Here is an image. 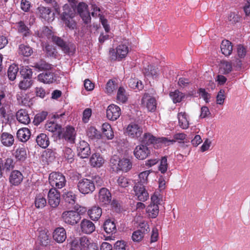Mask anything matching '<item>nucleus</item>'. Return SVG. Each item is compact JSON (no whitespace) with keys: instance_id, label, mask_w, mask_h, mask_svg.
Wrapping results in <instances>:
<instances>
[{"instance_id":"nucleus-29","label":"nucleus","mask_w":250,"mask_h":250,"mask_svg":"<svg viewBox=\"0 0 250 250\" xmlns=\"http://www.w3.org/2000/svg\"><path fill=\"white\" fill-rule=\"evenodd\" d=\"M37 144L43 148H46L49 145V138L45 133H40L36 137Z\"/></svg>"},{"instance_id":"nucleus-43","label":"nucleus","mask_w":250,"mask_h":250,"mask_svg":"<svg viewBox=\"0 0 250 250\" xmlns=\"http://www.w3.org/2000/svg\"><path fill=\"white\" fill-rule=\"evenodd\" d=\"M127 100L125 89L123 87H120L117 94V100L119 103H125Z\"/></svg>"},{"instance_id":"nucleus-3","label":"nucleus","mask_w":250,"mask_h":250,"mask_svg":"<svg viewBox=\"0 0 250 250\" xmlns=\"http://www.w3.org/2000/svg\"><path fill=\"white\" fill-rule=\"evenodd\" d=\"M76 132L75 128L70 126H67L65 128H61L58 134V138L62 139L67 143L73 144L75 142Z\"/></svg>"},{"instance_id":"nucleus-14","label":"nucleus","mask_w":250,"mask_h":250,"mask_svg":"<svg viewBox=\"0 0 250 250\" xmlns=\"http://www.w3.org/2000/svg\"><path fill=\"white\" fill-rule=\"evenodd\" d=\"M38 80L45 84L52 83L56 81V77L54 73L49 71H45L38 75Z\"/></svg>"},{"instance_id":"nucleus-27","label":"nucleus","mask_w":250,"mask_h":250,"mask_svg":"<svg viewBox=\"0 0 250 250\" xmlns=\"http://www.w3.org/2000/svg\"><path fill=\"white\" fill-rule=\"evenodd\" d=\"M87 213L90 218L93 221H97L102 214V210L98 206H93L88 209Z\"/></svg>"},{"instance_id":"nucleus-20","label":"nucleus","mask_w":250,"mask_h":250,"mask_svg":"<svg viewBox=\"0 0 250 250\" xmlns=\"http://www.w3.org/2000/svg\"><path fill=\"white\" fill-rule=\"evenodd\" d=\"M53 238L59 243H63L66 238V233L65 229L62 227L56 228L53 233Z\"/></svg>"},{"instance_id":"nucleus-4","label":"nucleus","mask_w":250,"mask_h":250,"mask_svg":"<svg viewBox=\"0 0 250 250\" xmlns=\"http://www.w3.org/2000/svg\"><path fill=\"white\" fill-rule=\"evenodd\" d=\"M61 218L65 223L75 225L81 220V216L78 212L71 210L63 211L61 215Z\"/></svg>"},{"instance_id":"nucleus-23","label":"nucleus","mask_w":250,"mask_h":250,"mask_svg":"<svg viewBox=\"0 0 250 250\" xmlns=\"http://www.w3.org/2000/svg\"><path fill=\"white\" fill-rule=\"evenodd\" d=\"M104 160L99 153H94L90 158L89 163L92 167H100L104 164Z\"/></svg>"},{"instance_id":"nucleus-32","label":"nucleus","mask_w":250,"mask_h":250,"mask_svg":"<svg viewBox=\"0 0 250 250\" xmlns=\"http://www.w3.org/2000/svg\"><path fill=\"white\" fill-rule=\"evenodd\" d=\"M221 50L225 56H229L232 51L231 42L228 40H223L221 44Z\"/></svg>"},{"instance_id":"nucleus-54","label":"nucleus","mask_w":250,"mask_h":250,"mask_svg":"<svg viewBox=\"0 0 250 250\" xmlns=\"http://www.w3.org/2000/svg\"><path fill=\"white\" fill-rule=\"evenodd\" d=\"M175 142V140L169 139L167 137L157 138V142L156 144H161L164 146H168L170 144H173Z\"/></svg>"},{"instance_id":"nucleus-59","label":"nucleus","mask_w":250,"mask_h":250,"mask_svg":"<svg viewBox=\"0 0 250 250\" xmlns=\"http://www.w3.org/2000/svg\"><path fill=\"white\" fill-rule=\"evenodd\" d=\"M48 115V113L46 111H42L36 115L34 119V122L36 124H40L43 122L46 118Z\"/></svg>"},{"instance_id":"nucleus-48","label":"nucleus","mask_w":250,"mask_h":250,"mask_svg":"<svg viewBox=\"0 0 250 250\" xmlns=\"http://www.w3.org/2000/svg\"><path fill=\"white\" fill-rule=\"evenodd\" d=\"M16 98L19 104L26 105L29 103L27 95L22 92H18L16 94Z\"/></svg>"},{"instance_id":"nucleus-1","label":"nucleus","mask_w":250,"mask_h":250,"mask_svg":"<svg viewBox=\"0 0 250 250\" xmlns=\"http://www.w3.org/2000/svg\"><path fill=\"white\" fill-rule=\"evenodd\" d=\"M77 188L79 192L84 195L91 194L95 190L94 181L87 178H83L79 180L77 184Z\"/></svg>"},{"instance_id":"nucleus-53","label":"nucleus","mask_w":250,"mask_h":250,"mask_svg":"<svg viewBox=\"0 0 250 250\" xmlns=\"http://www.w3.org/2000/svg\"><path fill=\"white\" fill-rule=\"evenodd\" d=\"M149 174V170H146L141 172L139 174V181L137 183H140L143 185L147 184L148 182V176Z\"/></svg>"},{"instance_id":"nucleus-19","label":"nucleus","mask_w":250,"mask_h":250,"mask_svg":"<svg viewBox=\"0 0 250 250\" xmlns=\"http://www.w3.org/2000/svg\"><path fill=\"white\" fill-rule=\"evenodd\" d=\"M82 232L85 234H91L95 229L94 223L89 220L83 219L80 224Z\"/></svg>"},{"instance_id":"nucleus-21","label":"nucleus","mask_w":250,"mask_h":250,"mask_svg":"<svg viewBox=\"0 0 250 250\" xmlns=\"http://www.w3.org/2000/svg\"><path fill=\"white\" fill-rule=\"evenodd\" d=\"M16 118L21 124L27 125L30 122L29 114L25 109H21L16 113Z\"/></svg>"},{"instance_id":"nucleus-18","label":"nucleus","mask_w":250,"mask_h":250,"mask_svg":"<svg viewBox=\"0 0 250 250\" xmlns=\"http://www.w3.org/2000/svg\"><path fill=\"white\" fill-rule=\"evenodd\" d=\"M9 107V102L7 101L5 93L3 91H0V114L1 117L5 118L6 115V109Z\"/></svg>"},{"instance_id":"nucleus-38","label":"nucleus","mask_w":250,"mask_h":250,"mask_svg":"<svg viewBox=\"0 0 250 250\" xmlns=\"http://www.w3.org/2000/svg\"><path fill=\"white\" fill-rule=\"evenodd\" d=\"M128 53V48L125 44H120L116 48V58L123 59L126 57Z\"/></svg>"},{"instance_id":"nucleus-5","label":"nucleus","mask_w":250,"mask_h":250,"mask_svg":"<svg viewBox=\"0 0 250 250\" xmlns=\"http://www.w3.org/2000/svg\"><path fill=\"white\" fill-rule=\"evenodd\" d=\"M126 133L129 137L138 140L143 135V129L141 125L135 123H131L126 128Z\"/></svg>"},{"instance_id":"nucleus-40","label":"nucleus","mask_w":250,"mask_h":250,"mask_svg":"<svg viewBox=\"0 0 250 250\" xmlns=\"http://www.w3.org/2000/svg\"><path fill=\"white\" fill-rule=\"evenodd\" d=\"M18 32L22 34L23 39L24 37H28L31 35V32L30 30L23 21H20L18 23Z\"/></svg>"},{"instance_id":"nucleus-6","label":"nucleus","mask_w":250,"mask_h":250,"mask_svg":"<svg viewBox=\"0 0 250 250\" xmlns=\"http://www.w3.org/2000/svg\"><path fill=\"white\" fill-rule=\"evenodd\" d=\"M51 40L55 44L61 47L65 53L72 55L75 53V47L73 44H67L61 38L54 35L52 36Z\"/></svg>"},{"instance_id":"nucleus-55","label":"nucleus","mask_w":250,"mask_h":250,"mask_svg":"<svg viewBox=\"0 0 250 250\" xmlns=\"http://www.w3.org/2000/svg\"><path fill=\"white\" fill-rule=\"evenodd\" d=\"M87 135L91 139H98L100 134L98 130L94 127H90L87 131Z\"/></svg>"},{"instance_id":"nucleus-25","label":"nucleus","mask_w":250,"mask_h":250,"mask_svg":"<svg viewBox=\"0 0 250 250\" xmlns=\"http://www.w3.org/2000/svg\"><path fill=\"white\" fill-rule=\"evenodd\" d=\"M17 162H23L27 158V151L25 147H19L13 153Z\"/></svg>"},{"instance_id":"nucleus-62","label":"nucleus","mask_w":250,"mask_h":250,"mask_svg":"<svg viewBox=\"0 0 250 250\" xmlns=\"http://www.w3.org/2000/svg\"><path fill=\"white\" fill-rule=\"evenodd\" d=\"M78 241L79 242V245L83 248L84 250L88 248V247L91 245L90 241L87 237L83 236L81 237Z\"/></svg>"},{"instance_id":"nucleus-35","label":"nucleus","mask_w":250,"mask_h":250,"mask_svg":"<svg viewBox=\"0 0 250 250\" xmlns=\"http://www.w3.org/2000/svg\"><path fill=\"white\" fill-rule=\"evenodd\" d=\"M104 229L108 234H114L116 232V227L113 221L110 219L106 220L104 224Z\"/></svg>"},{"instance_id":"nucleus-16","label":"nucleus","mask_w":250,"mask_h":250,"mask_svg":"<svg viewBox=\"0 0 250 250\" xmlns=\"http://www.w3.org/2000/svg\"><path fill=\"white\" fill-rule=\"evenodd\" d=\"M23 178V175L21 171L18 170H14L12 171L10 174L9 180L11 185L16 186L21 183Z\"/></svg>"},{"instance_id":"nucleus-39","label":"nucleus","mask_w":250,"mask_h":250,"mask_svg":"<svg viewBox=\"0 0 250 250\" xmlns=\"http://www.w3.org/2000/svg\"><path fill=\"white\" fill-rule=\"evenodd\" d=\"M62 197L65 202L74 205L76 202V195L72 191H67L63 193Z\"/></svg>"},{"instance_id":"nucleus-22","label":"nucleus","mask_w":250,"mask_h":250,"mask_svg":"<svg viewBox=\"0 0 250 250\" xmlns=\"http://www.w3.org/2000/svg\"><path fill=\"white\" fill-rule=\"evenodd\" d=\"M62 20L65 25L70 30L76 28V22L69 14L64 12L62 14Z\"/></svg>"},{"instance_id":"nucleus-45","label":"nucleus","mask_w":250,"mask_h":250,"mask_svg":"<svg viewBox=\"0 0 250 250\" xmlns=\"http://www.w3.org/2000/svg\"><path fill=\"white\" fill-rule=\"evenodd\" d=\"M120 159L116 156H113L110 160L111 168L114 172L120 171Z\"/></svg>"},{"instance_id":"nucleus-50","label":"nucleus","mask_w":250,"mask_h":250,"mask_svg":"<svg viewBox=\"0 0 250 250\" xmlns=\"http://www.w3.org/2000/svg\"><path fill=\"white\" fill-rule=\"evenodd\" d=\"M38 10L40 17L44 19L48 18L51 13V9L47 7L40 6L38 8Z\"/></svg>"},{"instance_id":"nucleus-61","label":"nucleus","mask_w":250,"mask_h":250,"mask_svg":"<svg viewBox=\"0 0 250 250\" xmlns=\"http://www.w3.org/2000/svg\"><path fill=\"white\" fill-rule=\"evenodd\" d=\"M241 20L240 16L234 12L230 13L228 17V20L232 24L239 22Z\"/></svg>"},{"instance_id":"nucleus-26","label":"nucleus","mask_w":250,"mask_h":250,"mask_svg":"<svg viewBox=\"0 0 250 250\" xmlns=\"http://www.w3.org/2000/svg\"><path fill=\"white\" fill-rule=\"evenodd\" d=\"M31 132L27 127H22L19 129L17 133L18 139L22 142H27L30 138Z\"/></svg>"},{"instance_id":"nucleus-58","label":"nucleus","mask_w":250,"mask_h":250,"mask_svg":"<svg viewBox=\"0 0 250 250\" xmlns=\"http://www.w3.org/2000/svg\"><path fill=\"white\" fill-rule=\"evenodd\" d=\"M145 75L147 76H151L152 77H155L157 75L158 68L152 65H148L147 68L145 69Z\"/></svg>"},{"instance_id":"nucleus-10","label":"nucleus","mask_w":250,"mask_h":250,"mask_svg":"<svg viewBox=\"0 0 250 250\" xmlns=\"http://www.w3.org/2000/svg\"><path fill=\"white\" fill-rule=\"evenodd\" d=\"M48 203L52 208H56L60 203V192L55 188H51L48 193Z\"/></svg>"},{"instance_id":"nucleus-28","label":"nucleus","mask_w":250,"mask_h":250,"mask_svg":"<svg viewBox=\"0 0 250 250\" xmlns=\"http://www.w3.org/2000/svg\"><path fill=\"white\" fill-rule=\"evenodd\" d=\"M177 117L179 126L183 129H186L189 127V121L188 117L185 112H180L178 113Z\"/></svg>"},{"instance_id":"nucleus-12","label":"nucleus","mask_w":250,"mask_h":250,"mask_svg":"<svg viewBox=\"0 0 250 250\" xmlns=\"http://www.w3.org/2000/svg\"><path fill=\"white\" fill-rule=\"evenodd\" d=\"M78 155L82 158H87L91 153L89 145L83 140L80 141L77 146Z\"/></svg>"},{"instance_id":"nucleus-2","label":"nucleus","mask_w":250,"mask_h":250,"mask_svg":"<svg viewBox=\"0 0 250 250\" xmlns=\"http://www.w3.org/2000/svg\"><path fill=\"white\" fill-rule=\"evenodd\" d=\"M49 182L50 185L55 188H62L66 184L64 176L61 173L53 172L49 174Z\"/></svg>"},{"instance_id":"nucleus-9","label":"nucleus","mask_w":250,"mask_h":250,"mask_svg":"<svg viewBox=\"0 0 250 250\" xmlns=\"http://www.w3.org/2000/svg\"><path fill=\"white\" fill-rule=\"evenodd\" d=\"M77 11L85 23L87 24L91 22L90 13L88 10V6L85 3L80 2L77 6Z\"/></svg>"},{"instance_id":"nucleus-47","label":"nucleus","mask_w":250,"mask_h":250,"mask_svg":"<svg viewBox=\"0 0 250 250\" xmlns=\"http://www.w3.org/2000/svg\"><path fill=\"white\" fill-rule=\"evenodd\" d=\"M40 244L42 246H46L50 243L49 236L45 231H41L39 236Z\"/></svg>"},{"instance_id":"nucleus-36","label":"nucleus","mask_w":250,"mask_h":250,"mask_svg":"<svg viewBox=\"0 0 250 250\" xmlns=\"http://www.w3.org/2000/svg\"><path fill=\"white\" fill-rule=\"evenodd\" d=\"M46 130L57 134V136L62 128V126L54 122H47L45 125Z\"/></svg>"},{"instance_id":"nucleus-64","label":"nucleus","mask_w":250,"mask_h":250,"mask_svg":"<svg viewBox=\"0 0 250 250\" xmlns=\"http://www.w3.org/2000/svg\"><path fill=\"white\" fill-rule=\"evenodd\" d=\"M144 237L141 231L139 230H135L134 231L132 235V239L134 242H139L141 241Z\"/></svg>"},{"instance_id":"nucleus-63","label":"nucleus","mask_w":250,"mask_h":250,"mask_svg":"<svg viewBox=\"0 0 250 250\" xmlns=\"http://www.w3.org/2000/svg\"><path fill=\"white\" fill-rule=\"evenodd\" d=\"M225 91L223 89H221L216 96V103L218 104L222 105L225 99Z\"/></svg>"},{"instance_id":"nucleus-60","label":"nucleus","mask_w":250,"mask_h":250,"mask_svg":"<svg viewBox=\"0 0 250 250\" xmlns=\"http://www.w3.org/2000/svg\"><path fill=\"white\" fill-rule=\"evenodd\" d=\"M198 93L204 100L206 103H208L209 102V99L211 98V95L207 92L205 89L202 88H199Z\"/></svg>"},{"instance_id":"nucleus-34","label":"nucleus","mask_w":250,"mask_h":250,"mask_svg":"<svg viewBox=\"0 0 250 250\" xmlns=\"http://www.w3.org/2000/svg\"><path fill=\"white\" fill-rule=\"evenodd\" d=\"M18 54L24 57L30 56L33 52L32 48L29 45L21 44L18 48Z\"/></svg>"},{"instance_id":"nucleus-42","label":"nucleus","mask_w":250,"mask_h":250,"mask_svg":"<svg viewBox=\"0 0 250 250\" xmlns=\"http://www.w3.org/2000/svg\"><path fill=\"white\" fill-rule=\"evenodd\" d=\"M19 71V67L17 65L12 64L8 69L7 75L9 79L11 81H14L16 78L17 73Z\"/></svg>"},{"instance_id":"nucleus-8","label":"nucleus","mask_w":250,"mask_h":250,"mask_svg":"<svg viewBox=\"0 0 250 250\" xmlns=\"http://www.w3.org/2000/svg\"><path fill=\"white\" fill-rule=\"evenodd\" d=\"M151 153V149L149 147L145 145L137 146L133 151L135 157L139 160H145L147 158Z\"/></svg>"},{"instance_id":"nucleus-15","label":"nucleus","mask_w":250,"mask_h":250,"mask_svg":"<svg viewBox=\"0 0 250 250\" xmlns=\"http://www.w3.org/2000/svg\"><path fill=\"white\" fill-rule=\"evenodd\" d=\"M142 102L146 103V106L148 111L153 112L156 110L157 103L155 98L146 94L142 99Z\"/></svg>"},{"instance_id":"nucleus-41","label":"nucleus","mask_w":250,"mask_h":250,"mask_svg":"<svg viewBox=\"0 0 250 250\" xmlns=\"http://www.w3.org/2000/svg\"><path fill=\"white\" fill-rule=\"evenodd\" d=\"M169 96L172 100L174 104H176L182 101V99L185 97V95L178 90H175L173 92H170Z\"/></svg>"},{"instance_id":"nucleus-49","label":"nucleus","mask_w":250,"mask_h":250,"mask_svg":"<svg viewBox=\"0 0 250 250\" xmlns=\"http://www.w3.org/2000/svg\"><path fill=\"white\" fill-rule=\"evenodd\" d=\"M20 73L23 79L31 80L33 72L28 66L22 67L21 69Z\"/></svg>"},{"instance_id":"nucleus-46","label":"nucleus","mask_w":250,"mask_h":250,"mask_svg":"<svg viewBox=\"0 0 250 250\" xmlns=\"http://www.w3.org/2000/svg\"><path fill=\"white\" fill-rule=\"evenodd\" d=\"M221 71L224 74H227L232 70V63L228 61H222L220 65Z\"/></svg>"},{"instance_id":"nucleus-44","label":"nucleus","mask_w":250,"mask_h":250,"mask_svg":"<svg viewBox=\"0 0 250 250\" xmlns=\"http://www.w3.org/2000/svg\"><path fill=\"white\" fill-rule=\"evenodd\" d=\"M63 157L68 163H72L74 161L75 154L69 147H65L63 150Z\"/></svg>"},{"instance_id":"nucleus-31","label":"nucleus","mask_w":250,"mask_h":250,"mask_svg":"<svg viewBox=\"0 0 250 250\" xmlns=\"http://www.w3.org/2000/svg\"><path fill=\"white\" fill-rule=\"evenodd\" d=\"M132 167V162L131 159L123 158L120 159V171L127 172L129 171Z\"/></svg>"},{"instance_id":"nucleus-52","label":"nucleus","mask_w":250,"mask_h":250,"mask_svg":"<svg viewBox=\"0 0 250 250\" xmlns=\"http://www.w3.org/2000/svg\"><path fill=\"white\" fill-rule=\"evenodd\" d=\"M33 83V81L32 80L23 79V80L21 81L19 84V88L23 90H26L31 87Z\"/></svg>"},{"instance_id":"nucleus-51","label":"nucleus","mask_w":250,"mask_h":250,"mask_svg":"<svg viewBox=\"0 0 250 250\" xmlns=\"http://www.w3.org/2000/svg\"><path fill=\"white\" fill-rule=\"evenodd\" d=\"M15 163L12 158H7L3 163V168L6 171H9L15 167Z\"/></svg>"},{"instance_id":"nucleus-24","label":"nucleus","mask_w":250,"mask_h":250,"mask_svg":"<svg viewBox=\"0 0 250 250\" xmlns=\"http://www.w3.org/2000/svg\"><path fill=\"white\" fill-rule=\"evenodd\" d=\"M31 66L40 71H49L52 69V65L42 59L33 63Z\"/></svg>"},{"instance_id":"nucleus-13","label":"nucleus","mask_w":250,"mask_h":250,"mask_svg":"<svg viewBox=\"0 0 250 250\" xmlns=\"http://www.w3.org/2000/svg\"><path fill=\"white\" fill-rule=\"evenodd\" d=\"M134 191L139 201L145 202L148 198L149 195L144 185L140 183H136L134 187Z\"/></svg>"},{"instance_id":"nucleus-56","label":"nucleus","mask_w":250,"mask_h":250,"mask_svg":"<svg viewBox=\"0 0 250 250\" xmlns=\"http://www.w3.org/2000/svg\"><path fill=\"white\" fill-rule=\"evenodd\" d=\"M167 157H163L160 161V164L159 166V170L161 171L162 173H165L166 172L167 169Z\"/></svg>"},{"instance_id":"nucleus-30","label":"nucleus","mask_w":250,"mask_h":250,"mask_svg":"<svg viewBox=\"0 0 250 250\" xmlns=\"http://www.w3.org/2000/svg\"><path fill=\"white\" fill-rule=\"evenodd\" d=\"M0 140L4 146H11L14 144V138L12 134L9 133L3 132L0 136Z\"/></svg>"},{"instance_id":"nucleus-37","label":"nucleus","mask_w":250,"mask_h":250,"mask_svg":"<svg viewBox=\"0 0 250 250\" xmlns=\"http://www.w3.org/2000/svg\"><path fill=\"white\" fill-rule=\"evenodd\" d=\"M146 212L150 218H155L159 214V207L156 205H149L146 209Z\"/></svg>"},{"instance_id":"nucleus-11","label":"nucleus","mask_w":250,"mask_h":250,"mask_svg":"<svg viewBox=\"0 0 250 250\" xmlns=\"http://www.w3.org/2000/svg\"><path fill=\"white\" fill-rule=\"evenodd\" d=\"M121 114V110L119 106L114 104L108 106L106 109V117L111 121H116Z\"/></svg>"},{"instance_id":"nucleus-7","label":"nucleus","mask_w":250,"mask_h":250,"mask_svg":"<svg viewBox=\"0 0 250 250\" xmlns=\"http://www.w3.org/2000/svg\"><path fill=\"white\" fill-rule=\"evenodd\" d=\"M112 199L111 193L109 190L105 188H101L98 192V202L102 206H106L108 205Z\"/></svg>"},{"instance_id":"nucleus-57","label":"nucleus","mask_w":250,"mask_h":250,"mask_svg":"<svg viewBox=\"0 0 250 250\" xmlns=\"http://www.w3.org/2000/svg\"><path fill=\"white\" fill-rule=\"evenodd\" d=\"M117 87V84L111 80L108 81L105 86V92L107 94H111Z\"/></svg>"},{"instance_id":"nucleus-33","label":"nucleus","mask_w":250,"mask_h":250,"mask_svg":"<svg viewBox=\"0 0 250 250\" xmlns=\"http://www.w3.org/2000/svg\"><path fill=\"white\" fill-rule=\"evenodd\" d=\"M34 204L38 208H42L44 207L46 204L45 194L44 193L37 194L35 198Z\"/></svg>"},{"instance_id":"nucleus-17","label":"nucleus","mask_w":250,"mask_h":250,"mask_svg":"<svg viewBox=\"0 0 250 250\" xmlns=\"http://www.w3.org/2000/svg\"><path fill=\"white\" fill-rule=\"evenodd\" d=\"M138 141L141 145H145L148 147L149 146L156 143L157 138L149 132L145 133L141 136Z\"/></svg>"}]
</instances>
